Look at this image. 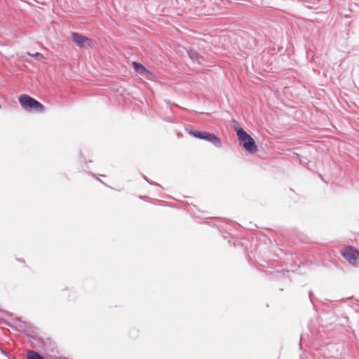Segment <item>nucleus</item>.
I'll use <instances>...</instances> for the list:
<instances>
[{
    "label": "nucleus",
    "mask_w": 359,
    "mask_h": 359,
    "mask_svg": "<svg viewBox=\"0 0 359 359\" xmlns=\"http://www.w3.org/2000/svg\"><path fill=\"white\" fill-rule=\"evenodd\" d=\"M202 140H205L211 143L217 148H221L222 147L221 139L217 135L212 133L205 131Z\"/></svg>",
    "instance_id": "5"
},
{
    "label": "nucleus",
    "mask_w": 359,
    "mask_h": 359,
    "mask_svg": "<svg viewBox=\"0 0 359 359\" xmlns=\"http://www.w3.org/2000/svg\"><path fill=\"white\" fill-rule=\"evenodd\" d=\"M299 163L301 165H304V166H306L309 169H310L309 166V164L310 163L309 160L305 157V156H302L300 158H299Z\"/></svg>",
    "instance_id": "12"
},
{
    "label": "nucleus",
    "mask_w": 359,
    "mask_h": 359,
    "mask_svg": "<svg viewBox=\"0 0 359 359\" xmlns=\"http://www.w3.org/2000/svg\"><path fill=\"white\" fill-rule=\"evenodd\" d=\"M302 340H303V337L302 336L300 339H299V348L300 349H302Z\"/></svg>",
    "instance_id": "19"
},
{
    "label": "nucleus",
    "mask_w": 359,
    "mask_h": 359,
    "mask_svg": "<svg viewBox=\"0 0 359 359\" xmlns=\"http://www.w3.org/2000/svg\"><path fill=\"white\" fill-rule=\"evenodd\" d=\"M88 174L93 177H95V174H94L93 172H89Z\"/></svg>",
    "instance_id": "22"
},
{
    "label": "nucleus",
    "mask_w": 359,
    "mask_h": 359,
    "mask_svg": "<svg viewBox=\"0 0 359 359\" xmlns=\"http://www.w3.org/2000/svg\"><path fill=\"white\" fill-rule=\"evenodd\" d=\"M335 346L334 344H330L329 345V347H328V349L331 348H334Z\"/></svg>",
    "instance_id": "21"
},
{
    "label": "nucleus",
    "mask_w": 359,
    "mask_h": 359,
    "mask_svg": "<svg viewBox=\"0 0 359 359\" xmlns=\"http://www.w3.org/2000/svg\"><path fill=\"white\" fill-rule=\"evenodd\" d=\"M100 176H101V177H105V175H100Z\"/></svg>",
    "instance_id": "25"
},
{
    "label": "nucleus",
    "mask_w": 359,
    "mask_h": 359,
    "mask_svg": "<svg viewBox=\"0 0 359 359\" xmlns=\"http://www.w3.org/2000/svg\"><path fill=\"white\" fill-rule=\"evenodd\" d=\"M132 66L134 70L142 76H149L154 75L150 70L139 62H133Z\"/></svg>",
    "instance_id": "6"
},
{
    "label": "nucleus",
    "mask_w": 359,
    "mask_h": 359,
    "mask_svg": "<svg viewBox=\"0 0 359 359\" xmlns=\"http://www.w3.org/2000/svg\"><path fill=\"white\" fill-rule=\"evenodd\" d=\"M27 53H28V55H32V57H36V58H39V57L43 58V54L41 53H39V52H36L34 54H31L29 52H28Z\"/></svg>",
    "instance_id": "15"
},
{
    "label": "nucleus",
    "mask_w": 359,
    "mask_h": 359,
    "mask_svg": "<svg viewBox=\"0 0 359 359\" xmlns=\"http://www.w3.org/2000/svg\"><path fill=\"white\" fill-rule=\"evenodd\" d=\"M79 171H86L88 169V166L87 165V161L86 157L81 154L79 156Z\"/></svg>",
    "instance_id": "10"
},
{
    "label": "nucleus",
    "mask_w": 359,
    "mask_h": 359,
    "mask_svg": "<svg viewBox=\"0 0 359 359\" xmlns=\"http://www.w3.org/2000/svg\"><path fill=\"white\" fill-rule=\"evenodd\" d=\"M232 123L240 146H241L245 151L250 154L257 153L258 147L255 139L248 133H247L236 121L233 120Z\"/></svg>",
    "instance_id": "1"
},
{
    "label": "nucleus",
    "mask_w": 359,
    "mask_h": 359,
    "mask_svg": "<svg viewBox=\"0 0 359 359\" xmlns=\"http://www.w3.org/2000/svg\"><path fill=\"white\" fill-rule=\"evenodd\" d=\"M0 352L2 355H5V356H7L8 357L7 353L6 352V351L4 349H3L2 348L0 347Z\"/></svg>",
    "instance_id": "18"
},
{
    "label": "nucleus",
    "mask_w": 359,
    "mask_h": 359,
    "mask_svg": "<svg viewBox=\"0 0 359 359\" xmlns=\"http://www.w3.org/2000/svg\"><path fill=\"white\" fill-rule=\"evenodd\" d=\"M139 198L141 199V200H143L144 199V196H139Z\"/></svg>",
    "instance_id": "23"
},
{
    "label": "nucleus",
    "mask_w": 359,
    "mask_h": 359,
    "mask_svg": "<svg viewBox=\"0 0 359 359\" xmlns=\"http://www.w3.org/2000/svg\"><path fill=\"white\" fill-rule=\"evenodd\" d=\"M68 288L67 287H65V289H63L62 290H67Z\"/></svg>",
    "instance_id": "24"
},
{
    "label": "nucleus",
    "mask_w": 359,
    "mask_h": 359,
    "mask_svg": "<svg viewBox=\"0 0 359 359\" xmlns=\"http://www.w3.org/2000/svg\"><path fill=\"white\" fill-rule=\"evenodd\" d=\"M18 102L27 112L43 114L46 111V107L41 102L27 94L20 95L18 97Z\"/></svg>",
    "instance_id": "2"
},
{
    "label": "nucleus",
    "mask_w": 359,
    "mask_h": 359,
    "mask_svg": "<svg viewBox=\"0 0 359 359\" xmlns=\"http://www.w3.org/2000/svg\"><path fill=\"white\" fill-rule=\"evenodd\" d=\"M186 130L191 136L201 140L205 132V130H196L191 126L187 128Z\"/></svg>",
    "instance_id": "7"
},
{
    "label": "nucleus",
    "mask_w": 359,
    "mask_h": 359,
    "mask_svg": "<svg viewBox=\"0 0 359 359\" xmlns=\"http://www.w3.org/2000/svg\"><path fill=\"white\" fill-rule=\"evenodd\" d=\"M190 112H191V113H193V114H201L209 115V114H208V113H205V112H198V111H195V110H191Z\"/></svg>",
    "instance_id": "17"
},
{
    "label": "nucleus",
    "mask_w": 359,
    "mask_h": 359,
    "mask_svg": "<svg viewBox=\"0 0 359 359\" xmlns=\"http://www.w3.org/2000/svg\"><path fill=\"white\" fill-rule=\"evenodd\" d=\"M188 56L192 61L198 62L199 59L201 58L200 54L193 48H189L187 50Z\"/></svg>",
    "instance_id": "8"
},
{
    "label": "nucleus",
    "mask_w": 359,
    "mask_h": 359,
    "mask_svg": "<svg viewBox=\"0 0 359 359\" xmlns=\"http://www.w3.org/2000/svg\"><path fill=\"white\" fill-rule=\"evenodd\" d=\"M341 255L351 264L353 265L359 259V250L348 245L341 251Z\"/></svg>",
    "instance_id": "3"
},
{
    "label": "nucleus",
    "mask_w": 359,
    "mask_h": 359,
    "mask_svg": "<svg viewBox=\"0 0 359 359\" xmlns=\"http://www.w3.org/2000/svg\"><path fill=\"white\" fill-rule=\"evenodd\" d=\"M313 291L312 290H309V299H310L311 304L313 306V308L315 309V305H314L313 302Z\"/></svg>",
    "instance_id": "16"
},
{
    "label": "nucleus",
    "mask_w": 359,
    "mask_h": 359,
    "mask_svg": "<svg viewBox=\"0 0 359 359\" xmlns=\"http://www.w3.org/2000/svg\"><path fill=\"white\" fill-rule=\"evenodd\" d=\"M290 273L289 270H277L271 272V274L273 275V276L276 278H285L287 277L288 274Z\"/></svg>",
    "instance_id": "9"
},
{
    "label": "nucleus",
    "mask_w": 359,
    "mask_h": 359,
    "mask_svg": "<svg viewBox=\"0 0 359 359\" xmlns=\"http://www.w3.org/2000/svg\"><path fill=\"white\" fill-rule=\"evenodd\" d=\"M99 182L102 183L103 184H104L106 187H109L107 184H105L103 181H102L101 180L98 179Z\"/></svg>",
    "instance_id": "20"
},
{
    "label": "nucleus",
    "mask_w": 359,
    "mask_h": 359,
    "mask_svg": "<svg viewBox=\"0 0 359 359\" xmlns=\"http://www.w3.org/2000/svg\"><path fill=\"white\" fill-rule=\"evenodd\" d=\"M72 39L80 48H86V44L88 43L90 46L91 39L81 34L79 32H71Z\"/></svg>",
    "instance_id": "4"
},
{
    "label": "nucleus",
    "mask_w": 359,
    "mask_h": 359,
    "mask_svg": "<svg viewBox=\"0 0 359 359\" xmlns=\"http://www.w3.org/2000/svg\"><path fill=\"white\" fill-rule=\"evenodd\" d=\"M143 179L150 185L151 186H157V187H160L161 188H163L161 187V184H159L157 182H153L151 180H150L149 178H147L146 176L143 175Z\"/></svg>",
    "instance_id": "14"
},
{
    "label": "nucleus",
    "mask_w": 359,
    "mask_h": 359,
    "mask_svg": "<svg viewBox=\"0 0 359 359\" xmlns=\"http://www.w3.org/2000/svg\"><path fill=\"white\" fill-rule=\"evenodd\" d=\"M139 330L136 328H132L129 331V335L131 338H137L138 337Z\"/></svg>",
    "instance_id": "13"
},
{
    "label": "nucleus",
    "mask_w": 359,
    "mask_h": 359,
    "mask_svg": "<svg viewBox=\"0 0 359 359\" xmlns=\"http://www.w3.org/2000/svg\"><path fill=\"white\" fill-rule=\"evenodd\" d=\"M27 359H45L40 353L36 351L27 353Z\"/></svg>",
    "instance_id": "11"
},
{
    "label": "nucleus",
    "mask_w": 359,
    "mask_h": 359,
    "mask_svg": "<svg viewBox=\"0 0 359 359\" xmlns=\"http://www.w3.org/2000/svg\"><path fill=\"white\" fill-rule=\"evenodd\" d=\"M1 108H2V106H1V104H0V109H1Z\"/></svg>",
    "instance_id": "26"
},
{
    "label": "nucleus",
    "mask_w": 359,
    "mask_h": 359,
    "mask_svg": "<svg viewBox=\"0 0 359 359\" xmlns=\"http://www.w3.org/2000/svg\"><path fill=\"white\" fill-rule=\"evenodd\" d=\"M301 359H302V358L301 357Z\"/></svg>",
    "instance_id": "27"
}]
</instances>
